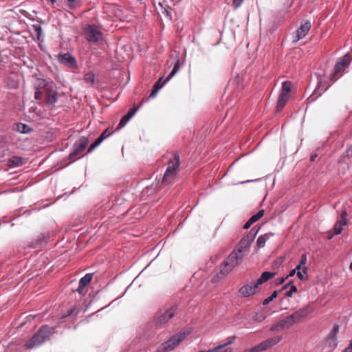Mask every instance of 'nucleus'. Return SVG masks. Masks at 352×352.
I'll return each instance as SVG.
<instances>
[{
    "mask_svg": "<svg viewBox=\"0 0 352 352\" xmlns=\"http://www.w3.org/2000/svg\"><path fill=\"white\" fill-rule=\"evenodd\" d=\"M138 1H141L142 0H137Z\"/></svg>",
    "mask_w": 352,
    "mask_h": 352,
    "instance_id": "57",
    "label": "nucleus"
},
{
    "mask_svg": "<svg viewBox=\"0 0 352 352\" xmlns=\"http://www.w3.org/2000/svg\"><path fill=\"white\" fill-rule=\"evenodd\" d=\"M272 235V234H265L263 235H261L257 241H256V245L258 248H263L265 245V242L267 239H269L270 236Z\"/></svg>",
    "mask_w": 352,
    "mask_h": 352,
    "instance_id": "25",
    "label": "nucleus"
},
{
    "mask_svg": "<svg viewBox=\"0 0 352 352\" xmlns=\"http://www.w3.org/2000/svg\"><path fill=\"white\" fill-rule=\"evenodd\" d=\"M69 4H71L72 3H74L76 0H67Z\"/></svg>",
    "mask_w": 352,
    "mask_h": 352,
    "instance_id": "53",
    "label": "nucleus"
},
{
    "mask_svg": "<svg viewBox=\"0 0 352 352\" xmlns=\"http://www.w3.org/2000/svg\"><path fill=\"white\" fill-rule=\"evenodd\" d=\"M343 352H352V341L349 346L343 351Z\"/></svg>",
    "mask_w": 352,
    "mask_h": 352,
    "instance_id": "44",
    "label": "nucleus"
},
{
    "mask_svg": "<svg viewBox=\"0 0 352 352\" xmlns=\"http://www.w3.org/2000/svg\"><path fill=\"white\" fill-rule=\"evenodd\" d=\"M320 84H321V83H320V82H319V84H318V87H317V88H316V91H318L319 90H321L322 91H326V90H327V88H325V89L321 88V87H320V86H321V85H320Z\"/></svg>",
    "mask_w": 352,
    "mask_h": 352,
    "instance_id": "46",
    "label": "nucleus"
},
{
    "mask_svg": "<svg viewBox=\"0 0 352 352\" xmlns=\"http://www.w3.org/2000/svg\"><path fill=\"white\" fill-rule=\"evenodd\" d=\"M177 172L166 168L164 176L162 179V184L164 185H169L174 182L176 176H177Z\"/></svg>",
    "mask_w": 352,
    "mask_h": 352,
    "instance_id": "16",
    "label": "nucleus"
},
{
    "mask_svg": "<svg viewBox=\"0 0 352 352\" xmlns=\"http://www.w3.org/2000/svg\"><path fill=\"white\" fill-rule=\"evenodd\" d=\"M290 96L285 95V94H280L276 104V111L278 112H280L283 110Z\"/></svg>",
    "mask_w": 352,
    "mask_h": 352,
    "instance_id": "20",
    "label": "nucleus"
},
{
    "mask_svg": "<svg viewBox=\"0 0 352 352\" xmlns=\"http://www.w3.org/2000/svg\"><path fill=\"white\" fill-rule=\"evenodd\" d=\"M277 295H278L277 291L273 292L270 297L265 298L263 300V305H266L269 304L271 301H272L274 299H275L277 297Z\"/></svg>",
    "mask_w": 352,
    "mask_h": 352,
    "instance_id": "31",
    "label": "nucleus"
},
{
    "mask_svg": "<svg viewBox=\"0 0 352 352\" xmlns=\"http://www.w3.org/2000/svg\"><path fill=\"white\" fill-rule=\"evenodd\" d=\"M257 232L258 230L256 229V227L252 228L246 236L240 240L235 249L245 254V252L250 248L252 242L254 241Z\"/></svg>",
    "mask_w": 352,
    "mask_h": 352,
    "instance_id": "7",
    "label": "nucleus"
},
{
    "mask_svg": "<svg viewBox=\"0 0 352 352\" xmlns=\"http://www.w3.org/2000/svg\"><path fill=\"white\" fill-rule=\"evenodd\" d=\"M296 274L298 278L301 280H305L307 279V276H305L307 274H303L301 271L298 272Z\"/></svg>",
    "mask_w": 352,
    "mask_h": 352,
    "instance_id": "37",
    "label": "nucleus"
},
{
    "mask_svg": "<svg viewBox=\"0 0 352 352\" xmlns=\"http://www.w3.org/2000/svg\"><path fill=\"white\" fill-rule=\"evenodd\" d=\"M348 214L346 210H343L340 214V219L335 223L333 231L335 234H340L343 230V227L345 226L347 223Z\"/></svg>",
    "mask_w": 352,
    "mask_h": 352,
    "instance_id": "13",
    "label": "nucleus"
},
{
    "mask_svg": "<svg viewBox=\"0 0 352 352\" xmlns=\"http://www.w3.org/2000/svg\"><path fill=\"white\" fill-rule=\"evenodd\" d=\"M52 334V329L47 326L41 327L25 343L27 349L36 347L48 340Z\"/></svg>",
    "mask_w": 352,
    "mask_h": 352,
    "instance_id": "3",
    "label": "nucleus"
},
{
    "mask_svg": "<svg viewBox=\"0 0 352 352\" xmlns=\"http://www.w3.org/2000/svg\"><path fill=\"white\" fill-rule=\"evenodd\" d=\"M89 140L87 138L82 136L76 141L73 146V151L69 154V159L74 162L77 159L80 158L88 145Z\"/></svg>",
    "mask_w": 352,
    "mask_h": 352,
    "instance_id": "6",
    "label": "nucleus"
},
{
    "mask_svg": "<svg viewBox=\"0 0 352 352\" xmlns=\"http://www.w3.org/2000/svg\"><path fill=\"white\" fill-rule=\"evenodd\" d=\"M351 61V58L349 54H346L343 56L336 64L334 67V72L331 75V79L336 80L339 78V74L345 70V69L349 65Z\"/></svg>",
    "mask_w": 352,
    "mask_h": 352,
    "instance_id": "9",
    "label": "nucleus"
},
{
    "mask_svg": "<svg viewBox=\"0 0 352 352\" xmlns=\"http://www.w3.org/2000/svg\"><path fill=\"white\" fill-rule=\"evenodd\" d=\"M338 331H339L338 325L334 326L331 332V334L329 336V339L332 340L333 342H335L336 338V335L338 334Z\"/></svg>",
    "mask_w": 352,
    "mask_h": 352,
    "instance_id": "32",
    "label": "nucleus"
},
{
    "mask_svg": "<svg viewBox=\"0 0 352 352\" xmlns=\"http://www.w3.org/2000/svg\"><path fill=\"white\" fill-rule=\"evenodd\" d=\"M109 135H110V133H108V130L107 129L104 131L100 134V135L95 140V142L90 145V146L89 147V148L87 150V152L88 153H91L92 151H94V149L95 148H96L98 145H100L101 144V142L105 138H107Z\"/></svg>",
    "mask_w": 352,
    "mask_h": 352,
    "instance_id": "18",
    "label": "nucleus"
},
{
    "mask_svg": "<svg viewBox=\"0 0 352 352\" xmlns=\"http://www.w3.org/2000/svg\"><path fill=\"white\" fill-rule=\"evenodd\" d=\"M285 278H281L280 280H279L278 283L282 284L285 281Z\"/></svg>",
    "mask_w": 352,
    "mask_h": 352,
    "instance_id": "52",
    "label": "nucleus"
},
{
    "mask_svg": "<svg viewBox=\"0 0 352 352\" xmlns=\"http://www.w3.org/2000/svg\"><path fill=\"white\" fill-rule=\"evenodd\" d=\"M23 161L24 159L21 157L13 156L8 160V164L11 167H17L23 165L24 163Z\"/></svg>",
    "mask_w": 352,
    "mask_h": 352,
    "instance_id": "22",
    "label": "nucleus"
},
{
    "mask_svg": "<svg viewBox=\"0 0 352 352\" xmlns=\"http://www.w3.org/2000/svg\"><path fill=\"white\" fill-rule=\"evenodd\" d=\"M59 61L69 68H75L76 67V59L68 53L60 54L59 56Z\"/></svg>",
    "mask_w": 352,
    "mask_h": 352,
    "instance_id": "15",
    "label": "nucleus"
},
{
    "mask_svg": "<svg viewBox=\"0 0 352 352\" xmlns=\"http://www.w3.org/2000/svg\"><path fill=\"white\" fill-rule=\"evenodd\" d=\"M199 352H232V351L230 348L224 349V348H218V346H217L212 349H209L208 351H200Z\"/></svg>",
    "mask_w": 352,
    "mask_h": 352,
    "instance_id": "30",
    "label": "nucleus"
},
{
    "mask_svg": "<svg viewBox=\"0 0 352 352\" xmlns=\"http://www.w3.org/2000/svg\"><path fill=\"white\" fill-rule=\"evenodd\" d=\"M297 292V288L296 286L294 285H292L291 287H290V289L289 291H287L285 294V296H287V297H292V294L294 293H296Z\"/></svg>",
    "mask_w": 352,
    "mask_h": 352,
    "instance_id": "35",
    "label": "nucleus"
},
{
    "mask_svg": "<svg viewBox=\"0 0 352 352\" xmlns=\"http://www.w3.org/2000/svg\"><path fill=\"white\" fill-rule=\"evenodd\" d=\"M307 255L305 254H303L302 256H301V258H300V263L299 264H301L304 266L306 265L307 264Z\"/></svg>",
    "mask_w": 352,
    "mask_h": 352,
    "instance_id": "36",
    "label": "nucleus"
},
{
    "mask_svg": "<svg viewBox=\"0 0 352 352\" xmlns=\"http://www.w3.org/2000/svg\"><path fill=\"white\" fill-rule=\"evenodd\" d=\"M45 94H46L45 100L47 104H54L57 101V100H58L57 92L54 89L53 87L46 88Z\"/></svg>",
    "mask_w": 352,
    "mask_h": 352,
    "instance_id": "17",
    "label": "nucleus"
},
{
    "mask_svg": "<svg viewBox=\"0 0 352 352\" xmlns=\"http://www.w3.org/2000/svg\"><path fill=\"white\" fill-rule=\"evenodd\" d=\"M346 153L348 157H352V144L346 149Z\"/></svg>",
    "mask_w": 352,
    "mask_h": 352,
    "instance_id": "41",
    "label": "nucleus"
},
{
    "mask_svg": "<svg viewBox=\"0 0 352 352\" xmlns=\"http://www.w3.org/2000/svg\"><path fill=\"white\" fill-rule=\"evenodd\" d=\"M296 270L295 269L292 270L289 272V275L287 276V277H289V276H290V277H292V276H294V274H296Z\"/></svg>",
    "mask_w": 352,
    "mask_h": 352,
    "instance_id": "47",
    "label": "nucleus"
},
{
    "mask_svg": "<svg viewBox=\"0 0 352 352\" xmlns=\"http://www.w3.org/2000/svg\"><path fill=\"white\" fill-rule=\"evenodd\" d=\"M243 1V0H234L233 1V5L236 8H238V7H239L241 5Z\"/></svg>",
    "mask_w": 352,
    "mask_h": 352,
    "instance_id": "42",
    "label": "nucleus"
},
{
    "mask_svg": "<svg viewBox=\"0 0 352 352\" xmlns=\"http://www.w3.org/2000/svg\"><path fill=\"white\" fill-rule=\"evenodd\" d=\"M264 215V210H260L256 214L252 216L249 220L252 223H255Z\"/></svg>",
    "mask_w": 352,
    "mask_h": 352,
    "instance_id": "28",
    "label": "nucleus"
},
{
    "mask_svg": "<svg viewBox=\"0 0 352 352\" xmlns=\"http://www.w3.org/2000/svg\"><path fill=\"white\" fill-rule=\"evenodd\" d=\"M236 338L235 336L227 338V342L223 344L218 345V348H225L228 345L232 344Z\"/></svg>",
    "mask_w": 352,
    "mask_h": 352,
    "instance_id": "33",
    "label": "nucleus"
},
{
    "mask_svg": "<svg viewBox=\"0 0 352 352\" xmlns=\"http://www.w3.org/2000/svg\"><path fill=\"white\" fill-rule=\"evenodd\" d=\"M56 2V0H51V3L53 4Z\"/></svg>",
    "mask_w": 352,
    "mask_h": 352,
    "instance_id": "55",
    "label": "nucleus"
},
{
    "mask_svg": "<svg viewBox=\"0 0 352 352\" xmlns=\"http://www.w3.org/2000/svg\"><path fill=\"white\" fill-rule=\"evenodd\" d=\"M83 32L86 39L89 42L97 43L102 36V33L95 25H86L83 28Z\"/></svg>",
    "mask_w": 352,
    "mask_h": 352,
    "instance_id": "8",
    "label": "nucleus"
},
{
    "mask_svg": "<svg viewBox=\"0 0 352 352\" xmlns=\"http://www.w3.org/2000/svg\"><path fill=\"white\" fill-rule=\"evenodd\" d=\"M190 332L191 331L186 330L173 336L168 340L164 342L156 352H168L173 351L190 333Z\"/></svg>",
    "mask_w": 352,
    "mask_h": 352,
    "instance_id": "4",
    "label": "nucleus"
},
{
    "mask_svg": "<svg viewBox=\"0 0 352 352\" xmlns=\"http://www.w3.org/2000/svg\"><path fill=\"white\" fill-rule=\"evenodd\" d=\"M287 286H288V285H286L285 286H284V287H283V289H286V288L287 287Z\"/></svg>",
    "mask_w": 352,
    "mask_h": 352,
    "instance_id": "56",
    "label": "nucleus"
},
{
    "mask_svg": "<svg viewBox=\"0 0 352 352\" xmlns=\"http://www.w3.org/2000/svg\"><path fill=\"white\" fill-rule=\"evenodd\" d=\"M252 224L253 223L250 220H248L243 226V228L248 229Z\"/></svg>",
    "mask_w": 352,
    "mask_h": 352,
    "instance_id": "45",
    "label": "nucleus"
},
{
    "mask_svg": "<svg viewBox=\"0 0 352 352\" xmlns=\"http://www.w3.org/2000/svg\"><path fill=\"white\" fill-rule=\"evenodd\" d=\"M335 235L334 232H329L328 233V239H331Z\"/></svg>",
    "mask_w": 352,
    "mask_h": 352,
    "instance_id": "48",
    "label": "nucleus"
},
{
    "mask_svg": "<svg viewBox=\"0 0 352 352\" xmlns=\"http://www.w3.org/2000/svg\"><path fill=\"white\" fill-rule=\"evenodd\" d=\"M93 278V274H87L85 276L81 278L79 280V283L82 287H87Z\"/></svg>",
    "mask_w": 352,
    "mask_h": 352,
    "instance_id": "26",
    "label": "nucleus"
},
{
    "mask_svg": "<svg viewBox=\"0 0 352 352\" xmlns=\"http://www.w3.org/2000/svg\"><path fill=\"white\" fill-rule=\"evenodd\" d=\"M45 81L44 80H42L41 82V83L39 84V86H45Z\"/></svg>",
    "mask_w": 352,
    "mask_h": 352,
    "instance_id": "51",
    "label": "nucleus"
},
{
    "mask_svg": "<svg viewBox=\"0 0 352 352\" xmlns=\"http://www.w3.org/2000/svg\"><path fill=\"white\" fill-rule=\"evenodd\" d=\"M158 6L161 8L162 13L165 14L166 15L169 14L167 8L163 6V3L162 2H159Z\"/></svg>",
    "mask_w": 352,
    "mask_h": 352,
    "instance_id": "39",
    "label": "nucleus"
},
{
    "mask_svg": "<svg viewBox=\"0 0 352 352\" xmlns=\"http://www.w3.org/2000/svg\"><path fill=\"white\" fill-rule=\"evenodd\" d=\"M317 157V155L316 154H314V155H311V157H310V160L311 162H314L315 161L316 158Z\"/></svg>",
    "mask_w": 352,
    "mask_h": 352,
    "instance_id": "49",
    "label": "nucleus"
},
{
    "mask_svg": "<svg viewBox=\"0 0 352 352\" xmlns=\"http://www.w3.org/2000/svg\"><path fill=\"white\" fill-rule=\"evenodd\" d=\"M164 81L163 78H160L157 82H160V84H162Z\"/></svg>",
    "mask_w": 352,
    "mask_h": 352,
    "instance_id": "50",
    "label": "nucleus"
},
{
    "mask_svg": "<svg viewBox=\"0 0 352 352\" xmlns=\"http://www.w3.org/2000/svg\"><path fill=\"white\" fill-rule=\"evenodd\" d=\"M292 88V83L290 81H285L282 84V89L280 94H285V95L290 96L291 90Z\"/></svg>",
    "mask_w": 352,
    "mask_h": 352,
    "instance_id": "24",
    "label": "nucleus"
},
{
    "mask_svg": "<svg viewBox=\"0 0 352 352\" xmlns=\"http://www.w3.org/2000/svg\"><path fill=\"white\" fill-rule=\"evenodd\" d=\"M43 98V93L40 90H36L34 94V98L36 100H41Z\"/></svg>",
    "mask_w": 352,
    "mask_h": 352,
    "instance_id": "40",
    "label": "nucleus"
},
{
    "mask_svg": "<svg viewBox=\"0 0 352 352\" xmlns=\"http://www.w3.org/2000/svg\"><path fill=\"white\" fill-rule=\"evenodd\" d=\"M245 254L234 249L220 266L221 277L228 275L235 267L239 265L243 261Z\"/></svg>",
    "mask_w": 352,
    "mask_h": 352,
    "instance_id": "2",
    "label": "nucleus"
},
{
    "mask_svg": "<svg viewBox=\"0 0 352 352\" xmlns=\"http://www.w3.org/2000/svg\"><path fill=\"white\" fill-rule=\"evenodd\" d=\"M281 340V336H274L273 338H268L261 342L259 344L254 346L253 351L256 352L265 351L280 342Z\"/></svg>",
    "mask_w": 352,
    "mask_h": 352,
    "instance_id": "10",
    "label": "nucleus"
},
{
    "mask_svg": "<svg viewBox=\"0 0 352 352\" xmlns=\"http://www.w3.org/2000/svg\"><path fill=\"white\" fill-rule=\"evenodd\" d=\"M76 292L79 293L80 294H85V287H82L80 283L78 285V288L76 289Z\"/></svg>",
    "mask_w": 352,
    "mask_h": 352,
    "instance_id": "38",
    "label": "nucleus"
},
{
    "mask_svg": "<svg viewBox=\"0 0 352 352\" xmlns=\"http://www.w3.org/2000/svg\"><path fill=\"white\" fill-rule=\"evenodd\" d=\"M349 268H350V270H352V262H351V264H350Z\"/></svg>",
    "mask_w": 352,
    "mask_h": 352,
    "instance_id": "54",
    "label": "nucleus"
},
{
    "mask_svg": "<svg viewBox=\"0 0 352 352\" xmlns=\"http://www.w3.org/2000/svg\"><path fill=\"white\" fill-rule=\"evenodd\" d=\"M176 309L175 307L172 306L169 309L158 311L154 317V323L156 327L161 328L166 324L175 316Z\"/></svg>",
    "mask_w": 352,
    "mask_h": 352,
    "instance_id": "5",
    "label": "nucleus"
},
{
    "mask_svg": "<svg viewBox=\"0 0 352 352\" xmlns=\"http://www.w3.org/2000/svg\"><path fill=\"white\" fill-rule=\"evenodd\" d=\"M84 80L86 83L93 85L95 82V76L93 72H88L84 76Z\"/></svg>",
    "mask_w": 352,
    "mask_h": 352,
    "instance_id": "27",
    "label": "nucleus"
},
{
    "mask_svg": "<svg viewBox=\"0 0 352 352\" xmlns=\"http://www.w3.org/2000/svg\"><path fill=\"white\" fill-rule=\"evenodd\" d=\"M17 131L22 133H28L30 129V127L22 123H19L16 125Z\"/></svg>",
    "mask_w": 352,
    "mask_h": 352,
    "instance_id": "29",
    "label": "nucleus"
},
{
    "mask_svg": "<svg viewBox=\"0 0 352 352\" xmlns=\"http://www.w3.org/2000/svg\"><path fill=\"white\" fill-rule=\"evenodd\" d=\"M179 68V60H177V62L174 65V67H173L172 72H170V75L166 78V79L162 84H160V82H156L155 83L153 90L149 96V98H154L156 94L157 93V91L162 88L163 85L166 82L168 81L178 72Z\"/></svg>",
    "mask_w": 352,
    "mask_h": 352,
    "instance_id": "11",
    "label": "nucleus"
},
{
    "mask_svg": "<svg viewBox=\"0 0 352 352\" xmlns=\"http://www.w3.org/2000/svg\"><path fill=\"white\" fill-rule=\"evenodd\" d=\"M137 111L138 107L133 106V107L131 109H130V111L126 113V115L122 118L119 123V126H124L128 122V121L131 118V117L136 113Z\"/></svg>",
    "mask_w": 352,
    "mask_h": 352,
    "instance_id": "21",
    "label": "nucleus"
},
{
    "mask_svg": "<svg viewBox=\"0 0 352 352\" xmlns=\"http://www.w3.org/2000/svg\"><path fill=\"white\" fill-rule=\"evenodd\" d=\"M258 287L256 283H252L251 285H245L240 288L239 294L242 297L250 296L256 293Z\"/></svg>",
    "mask_w": 352,
    "mask_h": 352,
    "instance_id": "14",
    "label": "nucleus"
},
{
    "mask_svg": "<svg viewBox=\"0 0 352 352\" xmlns=\"http://www.w3.org/2000/svg\"><path fill=\"white\" fill-rule=\"evenodd\" d=\"M275 275V273L274 272H263L260 278L257 280L256 284L258 285L265 283L270 278H273Z\"/></svg>",
    "mask_w": 352,
    "mask_h": 352,
    "instance_id": "23",
    "label": "nucleus"
},
{
    "mask_svg": "<svg viewBox=\"0 0 352 352\" xmlns=\"http://www.w3.org/2000/svg\"><path fill=\"white\" fill-rule=\"evenodd\" d=\"M179 165H180V157H179V155L175 153L173 154V159H170L168 161L167 168L177 172Z\"/></svg>",
    "mask_w": 352,
    "mask_h": 352,
    "instance_id": "19",
    "label": "nucleus"
},
{
    "mask_svg": "<svg viewBox=\"0 0 352 352\" xmlns=\"http://www.w3.org/2000/svg\"><path fill=\"white\" fill-rule=\"evenodd\" d=\"M253 320L255 321H257V322H261V321H262L263 318L258 317V313H255L253 316Z\"/></svg>",
    "mask_w": 352,
    "mask_h": 352,
    "instance_id": "43",
    "label": "nucleus"
},
{
    "mask_svg": "<svg viewBox=\"0 0 352 352\" xmlns=\"http://www.w3.org/2000/svg\"><path fill=\"white\" fill-rule=\"evenodd\" d=\"M311 27V24L309 21H306L302 23L296 32V36L294 40V43H296L299 40L303 38L310 30Z\"/></svg>",
    "mask_w": 352,
    "mask_h": 352,
    "instance_id": "12",
    "label": "nucleus"
},
{
    "mask_svg": "<svg viewBox=\"0 0 352 352\" xmlns=\"http://www.w3.org/2000/svg\"><path fill=\"white\" fill-rule=\"evenodd\" d=\"M295 270H296V271H298V272L301 271V272H303V274H307V270H308L307 267L304 266V265H301V264H298V265L296 267Z\"/></svg>",
    "mask_w": 352,
    "mask_h": 352,
    "instance_id": "34",
    "label": "nucleus"
},
{
    "mask_svg": "<svg viewBox=\"0 0 352 352\" xmlns=\"http://www.w3.org/2000/svg\"><path fill=\"white\" fill-rule=\"evenodd\" d=\"M310 313V309L308 307H302L292 314L286 316L279 320L277 323L273 324L271 328V331H278L282 329H288L294 324L298 323L306 318Z\"/></svg>",
    "mask_w": 352,
    "mask_h": 352,
    "instance_id": "1",
    "label": "nucleus"
}]
</instances>
